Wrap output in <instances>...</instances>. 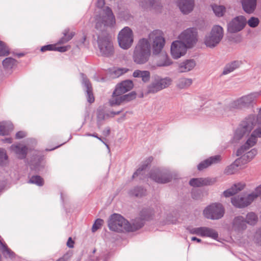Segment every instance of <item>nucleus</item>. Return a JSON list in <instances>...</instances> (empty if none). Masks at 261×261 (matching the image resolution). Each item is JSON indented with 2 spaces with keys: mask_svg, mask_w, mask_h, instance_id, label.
<instances>
[{
  "mask_svg": "<svg viewBox=\"0 0 261 261\" xmlns=\"http://www.w3.org/2000/svg\"><path fill=\"white\" fill-rule=\"evenodd\" d=\"M95 28L97 30H105L113 27L116 23L115 16L108 7H104L94 17Z\"/></svg>",
  "mask_w": 261,
  "mask_h": 261,
  "instance_id": "f257e3e1",
  "label": "nucleus"
},
{
  "mask_svg": "<svg viewBox=\"0 0 261 261\" xmlns=\"http://www.w3.org/2000/svg\"><path fill=\"white\" fill-rule=\"evenodd\" d=\"M150 55V45L148 39H140L134 51V61L138 64H144L148 61Z\"/></svg>",
  "mask_w": 261,
  "mask_h": 261,
  "instance_id": "f03ea898",
  "label": "nucleus"
},
{
  "mask_svg": "<svg viewBox=\"0 0 261 261\" xmlns=\"http://www.w3.org/2000/svg\"><path fill=\"white\" fill-rule=\"evenodd\" d=\"M108 226L111 230L123 232L132 230V227L128 222L118 214L112 215L109 221Z\"/></svg>",
  "mask_w": 261,
  "mask_h": 261,
  "instance_id": "7ed1b4c3",
  "label": "nucleus"
},
{
  "mask_svg": "<svg viewBox=\"0 0 261 261\" xmlns=\"http://www.w3.org/2000/svg\"><path fill=\"white\" fill-rule=\"evenodd\" d=\"M149 39L152 41V53L157 55L161 53L165 44V40L162 31L156 30L149 34Z\"/></svg>",
  "mask_w": 261,
  "mask_h": 261,
  "instance_id": "20e7f679",
  "label": "nucleus"
},
{
  "mask_svg": "<svg viewBox=\"0 0 261 261\" xmlns=\"http://www.w3.org/2000/svg\"><path fill=\"white\" fill-rule=\"evenodd\" d=\"M223 36V31L221 27L215 25L211 32L204 38V43L206 46L214 47L219 43Z\"/></svg>",
  "mask_w": 261,
  "mask_h": 261,
  "instance_id": "39448f33",
  "label": "nucleus"
},
{
  "mask_svg": "<svg viewBox=\"0 0 261 261\" xmlns=\"http://www.w3.org/2000/svg\"><path fill=\"white\" fill-rule=\"evenodd\" d=\"M118 42L121 48L127 49L130 48L134 42L132 30L127 27L122 29L118 35Z\"/></svg>",
  "mask_w": 261,
  "mask_h": 261,
  "instance_id": "423d86ee",
  "label": "nucleus"
},
{
  "mask_svg": "<svg viewBox=\"0 0 261 261\" xmlns=\"http://www.w3.org/2000/svg\"><path fill=\"white\" fill-rule=\"evenodd\" d=\"M198 33L196 29L189 28L178 36V39L183 42L188 48L192 47L198 41Z\"/></svg>",
  "mask_w": 261,
  "mask_h": 261,
  "instance_id": "0eeeda50",
  "label": "nucleus"
},
{
  "mask_svg": "<svg viewBox=\"0 0 261 261\" xmlns=\"http://www.w3.org/2000/svg\"><path fill=\"white\" fill-rule=\"evenodd\" d=\"M224 210L220 203H213L203 211L204 216L207 219H219L223 216Z\"/></svg>",
  "mask_w": 261,
  "mask_h": 261,
  "instance_id": "6e6552de",
  "label": "nucleus"
},
{
  "mask_svg": "<svg viewBox=\"0 0 261 261\" xmlns=\"http://www.w3.org/2000/svg\"><path fill=\"white\" fill-rule=\"evenodd\" d=\"M97 41L98 48L102 56L110 57L114 54L113 44L109 37H99Z\"/></svg>",
  "mask_w": 261,
  "mask_h": 261,
  "instance_id": "1a4fd4ad",
  "label": "nucleus"
},
{
  "mask_svg": "<svg viewBox=\"0 0 261 261\" xmlns=\"http://www.w3.org/2000/svg\"><path fill=\"white\" fill-rule=\"evenodd\" d=\"M257 138H261V127H257L251 134L245 144L241 147L237 152V155H241L245 151L254 146L257 141Z\"/></svg>",
  "mask_w": 261,
  "mask_h": 261,
  "instance_id": "9d476101",
  "label": "nucleus"
},
{
  "mask_svg": "<svg viewBox=\"0 0 261 261\" xmlns=\"http://www.w3.org/2000/svg\"><path fill=\"white\" fill-rule=\"evenodd\" d=\"M136 94L133 93H130L127 94L122 95L119 92H115V90L114 91L112 97L109 100V103L110 106H119L124 102L128 101L135 99Z\"/></svg>",
  "mask_w": 261,
  "mask_h": 261,
  "instance_id": "9b49d317",
  "label": "nucleus"
},
{
  "mask_svg": "<svg viewBox=\"0 0 261 261\" xmlns=\"http://www.w3.org/2000/svg\"><path fill=\"white\" fill-rule=\"evenodd\" d=\"M188 48L180 40H175L171 45V55L173 59H178L186 54Z\"/></svg>",
  "mask_w": 261,
  "mask_h": 261,
  "instance_id": "f8f14e48",
  "label": "nucleus"
},
{
  "mask_svg": "<svg viewBox=\"0 0 261 261\" xmlns=\"http://www.w3.org/2000/svg\"><path fill=\"white\" fill-rule=\"evenodd\" d=\"M253 195H240L231 198V203L235 207L243 208L250 205L254 201Z\"/></svg>",
  "mask_w": 261,
  "mask_h": 261,
  "instance_id": "ddd939ff",
  "label": "nucleus"
},
{
  "mask_svg": "<svg viewBox=\"0 0 261 261\" xmlns=\"http://www.w3.org/2000/svg\"><path fill=\"white\" fill-rule=\"evenodd\" d=\"M259 95V93H251L244 96L233 102L230 106L231 109H242L250 104Z\"/></svg>",
  "mask_w": 261,
  "mask_h": 261,
  "instance_id": "4468645a",
  "label": "nucleus"
},
{
  "mask_svg": "<svg viewBox=\"0 0 261 261\" xmlns=\"http://www.w3.org/2000/svg\"><path fill=\"white\" fill-rule=\"evenodd\" d=\"M247 20L243 16H237L228 24V31L230 33H236L242 30L245 26Z\"/></svg>",
  "mask_w": 261,
  "mask_h": 261,
  "instance_id": "2eb2a0df",
  "label": "nucleus"
},
{
  "mask_svg": "<svg viewBox=\"0 0 261 261\" xmlns=\"http://www.w3.org/2000/svg\"><path fill=\"white\" fill-rule=\"evenodd\" d=\"M189 232L191 234H197L202 237H210L214 239H217L218 237V234L215 230L206 227L192 228L189 229Z\"/></svg>",
  "mask_w": 261,
  "mask_h": 261,
  "instance_id": "dca6fc26",
  "label": "nucleus"
},
{
  "mask_svg": "<svg viewBox=\"0 0 261 261\" xmlns=\"http://www.w3.org/2000/svg\"><path fill=\"white\" fill-rule=\"evenodd\" d=\"M120 113V111L116 112L111 111L109 113H105V107L104 106L100 107L96 112L97 121L98 123H100L106 119L110 117H114L116 115L119 114Z\"/></svg>",
  "mask_w": 261,
  "mask_h": 261,
  "instance_id": "f3484780",
  "label": "nucleus"
},
{
  "mask_svg": "<svg viewBox=\"0 0 261 261\" xmlns=\"http://www.w3.org/2000/svg\"><path fill=\"white\" fill-rule=\"evenodd\" d=\"M150 178L158 183L165 184L171 181L172 176L169 174H161L159 172L154 171L151 173Z\"/></svg>",
  "mask_w": 261,
  "mask_h": 261,
  "instance_id": "a211bd4d",
  "label": "nucleus"
},
{
  "mask_svg": "<svg viewBox=\"0 0 261 261\" xmlns=\"http://www.w3.org/2000/svg\"><path fill=\"white\" fill-rule=\"evenodd\" d=\"M247 228L246 223L243 216L234 218L232 222V229L236 232H241Z\"/></svg>",
  "mask_w": 261,
  "mask_h": 261,
  "instance_id": "6ab92c4d",
  "label": "nucleus"
},
{
  "mask_svg": "<svg viewBox=\"0 0 261 261\" xmlns=\"http://www.w3.org/2000/svg\"><path fill=\"white\" fill-rule=\"evenodd\" d=\"M132 81L126 80L118 84L115 88V92L120 93L122 95L130 90L133 87Z\"/></svg>",
  "mask_w": 261,
  "mask_h": 261,
  "instance_id": "aec40b11",
  "label": "nucleus"
},
{
  "mask_svg": "<svg viewBox=\"0 0 261 261\" xmlns=\"http://www.w3.org/2000/svg\"><path fill=\"white\" fill-rule=\"evenodd\" d=\"M178 5L181 11L184 14H187L193 9L194 0H178Z\"/></svg>",
  "mask_w": 261,
  "mask_h": 261,
  "instance_id": "412c9836",
  "label": "nucleus"
},
{
  "mask_svg": "<svg viewBox=\"0 0 261 261\" xmlns=\"http://www.w3.org/2000/svg\"><path fill=\"white\" fill-rule=\"evenodd\" d=\"M220 160L221 156L219 155L210 157V158L201 162L198 166V169L199 170H202L213 164L218 163Z\"/></svg>",
  "mask_w": 261,
  "mask_h": 261,
  "instance_id": "4be33fe9",
  "label": "nucleus"
},
{
  "mask_svg": "<svg viewBox=\"0 0 261 261\" xmlns=\"http://www.w3.org/2000/svg\"><path fill=\"white\" fill-rule=\"evenodd\" d=\"M245 186V184L242 183L234 184L230 189L225 191L223 192V194L226 197H230L242 190L244 188Z\"/></svg>",
  "mask_w": 261,
  "mask_h": 261,
  "instance_id": "5701e85b",
  "label": "nucleus"
},
{
  "mask_svg": "<svg viewBox=\"0 0 261 261\" xmlns=\"http://www.w3.org/2000/svg\"><path fill=\"white\" fill-rule=\"evenodd\" d=\"M11 149L17 155L18 158H24L27 155L28 148L21 145H13Z\"/></svg>",
  "mask_w": 261,
  "mask_h": 261,
  "instance_id": "b1692460",
  "label": "nucleus"
},
{
  "mask_svg": "<svg viewBox=\"0 0 261 261\" xmlns=\"http://www.w3.org/2000/svg\"><path fill=\"white\" fill-rule=\"evenodd\" d=\"M196 63L193 60H187L179 64L178 69L181 72H186L193 69Z\"/></svg>",
  "mask_w": 261,
  "mask_h": 261,
  "instance_id": "393cba45",
  "label": "nucleus"
},
{
  "mask_svg": "<svg viewBox=\"0 0 261 261\" xmlns=\"http://www.w3.org/2000/svg\"><path fill=\"white\" fill-rule=\"evenodd\" d=\"M242 4L244 10L247 13H252L256 6V0H243Z\"/></svg>",
  "mask_w": 261,
  "mask_h": 261,
  "instance_id": "a878e982",
  "label": "nucleus"
},
{
  "mask_svg": "<svg viewBox=\"0 0 261 261\" xmlns=\"http://www.w3.org/2000/svg\"><path fill=\"white\" fill-rule=\"evenodd\" d=\"M0 250L4 256L7 258L13 259L15 257V254L6 245L0 240Z\"/></svg>",
  "mask_w": 261,
  "mask_h": 261,
  "instance_id": "bb28decb",
  "label": "nucleus"
},
{
  "mask_svg": "<svg viewBox=\"0 0 261 261\" xmlns=\"http://www.w3.org/2000/svg\"><path fill=\"white\" fill-rule=\"evenodd\" d=\"M13 125L10 121L0 122V135H8L13 129Z\"/></svg>",
  "mask_w": 261,
  "mask_h": 261,
  "instance_id": "cd10ccee",
  "label": "nucleus"
},
{
  "mask_svg": "<svg viewBox=\"0 0 261 261\" xmlns=\"http://www.w3.org/2000/svg\"><path fill=\"white\" fill-rule=\"evenodd\" d=\"M70 48V46H57V44H49L43 46L41 48V51H45L46 50H56L60 52H65Z\"/></svg>",
  "mask_w": 261,
  "mask_h": 261,
  "instance_id": "c85d7f7f",
  "label": "nucleus"
},
{
  "mask_svg": "<svg viewBox=\"0 0 261 261\" xmlns=\"http://www.w3.org/2000/svg\"><path fill=\"white\" fill-rule=\"evenodd\" d=\"M190 185L193 187H200L210 184V181L207 178H193L189 182Z\"/></svg>",
  "mask_w": 261,
  "mask_h": 261,
  "instance_id": "c756f323",
  "label": "nucleus"
},
{
  "mask_svg": "<svg viewBox=\"0 0 261 261\" xmlns=\"http://www.w3.org/2000/svg\"><path fill=\"white\" fill-rule=\"evenodd\" d=\"M135 77H141L144 82H148L150 79V72L148 71L136 70L133 73Z\"/></svg>",
  "mask_w": 261,
  "mask_h": 261,
  "instance_id": "7c9ffc66",
  "label": "nucleus"
},
{
  "mask_svg": "<svg viewBox=\"0 0 261 261\" xmlns=\"http://www.w3.org/2000/svg\"><path fill=\"white\" fill-rule=\"evenodd\" d=\"M172 61L169 59L166 53H162L159 56V59L157 63L159 66H167L171 64Z\"/></svg>",
  "mask_w": 261,
  "mask_h": 261,
  "instance_id": "2f4dec72",
  "label": "nucleus"
},
{
  "mask_svg": "<svg viewBox=\"0 0 261 261\" xmlns=\"http://www.w3.org/2000/svg\"><path fill=\"white\" fill-rule=\"evenodd\" d=\"M74 34L72 32H70L69 30H66L64 32V36L62 37L58 42V44H64L70 40H71L73 37Z\"/></svg>",
  "mask_w": 261,
  "mask_h": 261,
  "instance_id": "473e14b6",
  "label": "nucleus"
},
{
  "mask_svg": "<svg viewBox=\"0 0 261 261\" xmlns=\"http://www.w3.org/2000/svg\"><path fill=\"white\" fill-rule=\"evenodd\" d=\"M245 220L246 223L253 225L257 223L258 221V218L255 213L250 212L247 214L246 215V220Z\"/></svg>",
  "mask_w": 261,
  "mask_h": 261,
  "instance_id": "72a5a7b5",
  "label": "nucleus"
},
{
  "mask_svg": "<svg viewBox=\"0 0 261 261\" xmlns=\"http://www.w3.org/2000/svg\"><path fill=\"white\" fill-rule=\"evenodd\" d=\"M240 65L239 62H233L230 64L227 65L224 69L223 74H227L233 71Z\"/></svg>",
  "mask_w": 261,
  "mask_h": 261,
  "instance_id": "f704fd0d",
  "label": "nucleus"
},
{
  "mask_svg": "<svg viewBox=\"0 0 261 261\" xmlns=\"http://www.w3.org/2000/svg\"><path fill=\"white\" fill-rule=\"evenodd\" d=\"M192 83V81L190 79L181 78L177 83V86L180 89L186 88L190 86Z\"/></svg>",
  "mask_w": 261,
  "mask_h": 261,
  "instance_id": "c9c22d12",
  "label": "nucleus"
},
{
  "mask_svg": "<svg viewBox=\"0 0 261 261\" xmlns=\"http://www.w3.org/2000/svg\"><path fill=\"white\" fill-rule=\"evenodd\" d=\"M16 64V61L12 58H7L3 61V65L6 69H11Z\"/></svg>",
  "mask_w": 261,
  "mask_h": 261,
  "instance_id": "e433bc0d",
  "label": "nucleus"
},
{
  "mask_svg": "<svg viewBox=\"0 0 261 261\" xmlns=\"http://www.w3.org/2000/svg\"><path fill=\"white\" fill-rule=\"evenodd\" d=\"M212 9L215 15L217 16H222L225 12V8L224 6L217 5H212Z\"/></svg>",
  "mask_w": 261,
  "mask_h": 261,
  "instance_id": "4c0bfd02",
  "label": "nucleus"
},
{
  "mask_svg": "<svg viewBox=\"0 0 261 261\" xmlns=\"http://www.w3.org/2000/svg\"><path fill=\"white\" fill-rule=\"evenodd\" d=\"M157 82L160 87V88L162 90L168 87L171 84L172 81L170 78L166 77L161 79Z\"/></svg>",
  "mask_w": 261,
  "mask_h": 261,
  "instance_id": "58836bf2",
  "label": "nucleus"
},
{
  "mask_svg": "<svg viewBox=\"0 0 261 261\" xmlns=\"http://www.w3.org/2000/svg\"><path fill=\"white\" fill-rule=\"evenodd\" d=\"M154 0H144L140 3V5L143 9H147L154 7Z\"/></svg>",
  "mask_w": 261,
  "mask_h": 261,
  "instance_id": "ea45409f",
  "label": "nucleus"
},
{
  "mask_svg": "<svg viewBox=\"0 0 261 261\" xmlns=\"http://www.w3.org/2000/svg\"><path fill=\"white\" fill-rule=\"evenodd\" d=\"M153 158L152 157H149L148 159H147V160L145 161L146 163L143 164L142 166V167L139 168L135 173H134L133 175V177H135L137 176L138 174H140L141 172L143 171L144 169H145L147 166L151 163V162L152 161Z\"/></svg>",
  "mask_w": 261,
  "mask_h": 261,
  "instance_id": "a19ab883",
  "label": "nucleus"
},
{
  "mask_svg": "<svg viewBox=\"0 0 261 261\" xmlns=\"http://www.w3.org/2000/svg\"><path fill=\"white\" fill-rule=\"evenodd\" d=\"M29 182L32 184H35L38 186H41L43 185L44 181L42 178L40 176H33L30 179Z\"/></svg>",
  "mask_w": 261,
  "mask_h": 261,
  "instance_id": "79ce46f5",
  "label": "nucleus"
},
{
  "mask_svg": "<svg viewBox=\"0 0 261 261\" xmlns=\"http://www.w3.org/2000/svg\"><path fill=\"white\" fill-rule=\"evenodd\" d=\"M160 87L159 86L157 82L153 83L148 87V92L152 93L157 92L158 91L161 90Z\"/></svg>",
  "mask_w": 261,
  "mask_h": 261,
  "instance_id": "37998d69",
  "label": "nucleus"
},
{
  "mask_svg": "<svg viewBox=\"0 0 261 261\" xmlns=\"http://www.w3.org/2000/svg\"><path fill=\"white\" fill-rule=\"evenodd\" d=\"M9 54L8 47L2 41H0V56H6Z\"/></svg>",
  "mask_w": 261,
  "mask_h": 261,
  "instance_id": "c03bdc74",
  "label": "nucleus"
},
{
  "mask_svg": "<svg viewBox=\"0 0 261 261\" xmlns=\"http://www.w3.org/2000/svg\"><path fill=\"white\" fill-rule=\"evenodd\" d=\"M253 240L256 244L261 246V227L256 230Z\"/></svg>",
  "mask_w": 261,
  "mask_h": 261,
  "instance_id": "a18cd8bd",
  "label": "nucleus"
},
{
  "mask_svg": "<svg viewBox=\"0 0 261 261\" xmlns=\"http://www.w3.org/2000/svg\"><path fill=\"white\" fill-rule=\"evenodd\" d=\"M8 156L5 150L0 149V165L7 163Z\"/></svg>",
  "mask_w": 261,
  "mask_h": 261,
  "instance_id": "49530a36",
  "label": "nucleus"
},
{
  "mask_svg": "<svg viewBox=\"0 0 261 261\" xmlns=\"http://www.w3.org/2000/svg\"><path fill=\"white\" fill-rule=\"evenodd\" d=\"M257 153V151L255 149H251L250 151H248L246 153L245 155H244V158H247L248 161L251 160Z\"/></svg>",
  "mask_w": 261,
  "mask_h": 261,
  "instance_id": "de8ad7c7",
  "label": "nucleus"
},
{
  "mask_svg": "<svg viewBox=\"0 0 261 261\" xmlns=\"http://www.w3.org/2000/svg\"><path fill=\"white\" fill-rule=\"evenodd\" d=\"M103 223V221L102 219H97L94 224L93 225L92 230L93 232L96 231L97 229L100 228Z\"/></svg>",
  "mask_w": 261,
  "mask_h": 261,
  "instance_id": "09e8293b",
  "label": "nucleus"
},
{
  "mask_svg": "<svg viewBox=\"0 0 261 261\" xmlns=\"http://www.w3.org/2000/svg\"><path fill=\"white\" fill-rule=\"evenodd\" d=\"M145 193V191L143 189L141 188H137L136 189H134L133 191H132V194L135 196L136 197H141L143 196Z\"/></svg>",
  "mask_w": 261,
  "mask_h": 261,
  "instance_id": "8fccbe9b",
  "label": "nucleus"
},
{
  "mask_svg": "<svg viewBox=\"0 0 261 261\" xmlns=\"http://www.w3.org/2000/svg\"><path fill=\"white\" fill-rule=\"evenodd\" d=\"M87 96L88 101L92 103L94 101V97L92 93L91 87H88L87 90Z\"/></svg>",
  "mask_w": 261,
  "mask_h": 261,
  "instance_id": "3c124183",
  "label": "nucleus"
},
{
  "mask_svg": "<svg viewBox=\"0 0 261 261\" xmlns=\"http://www.w3.org/2000/svg\"><path fill=\"white\" fill-rule=\"evenodd\" d=\"M259 20L257 18L252 17L248 21V25L252 28H255L258 25Z\"/></svg>",
  "mask_w": 261,
  "mask_h": 261,
  "instance_id": "603ef678",
  "label": "nucleus"
},
{
  "mask_svg": "<svg viewBox=\"0 0 261 261\" xmlns=\"http://www.w3.org/2000/svg\"><path fill=\"white\" fill-rule=\"evenodd\" d=\"M127 71V69L125 68H117L115 69L113 73L115 77H119L123 74L126 73Z\"/></svg>",
  "mask_w": 261,
  "mask_h": 261,
  "instance_id": "864d4df0",
  "label": "nucleus"
},
{
  "mask_svg": "<svg viewBox=\"0 0 261 261\" xmlns=\"http://www.w3.org/2000/svg\"><path fill=\"white\" fill-rule=\"evenodd\" d=\"M250 195H253L254 196V200L259 196L261 195V185L257 187L254 191H253L252 193L250 194Z\"/></svg>",
  "mask_w": 261,
  "mask_h": 261,
  "instance_id": "5fc2aeb1",
  "label": "nucleus"
},
{
  "mask_svg": "<svg viewBox=\"0 0 261 261\" xmlns=\"http://www.w3.org/2000/svg\"><path fill=\"white\" fill-rule=\"evenodd\" d=\"M26 136V133L23 131H19L16 134V139H22Z\"/></svg>",
  "mask_w": 261,
  "mask_h": 261,
  "instance_id": "6e6d98bb",
  "label": "nucleus"
},
{
  "mask_svg": "<svg viewBox=\"0 0 261 261\" xmlns=\"http://www.w3.org/2000/svg\"><path fill=\"white\" fill-rule=\"evenodd\" d=\"M74 242L72 240L71 237L68 238L67 242V246L70 248H72L74 247Z\"/></svg>",
  "mask_w": 261,
  "mask_h": 261,
  "instance_id": "4d7b16f0",
  "label": "nucleus"
},
{
  "mask_svg": "<svg viewBox=\"0 0 261 261\" xmlns=\"http://www.w3.org/2000/svg\"><path fill=\"white\" fill-rule=\"evenodd\" d=\"M141 216L142 217V219H148L150 217V216H149V212L148 211H144V212H141Z\"/></svg>",
  "mask_w": 261,
  "mask_h": 261,
  "instance_id": "13d9d810",
  "label": "nucleus"
},
{
  "mask_svg": "<svg viewBox=\"0 0 261 261\" xmlns=\"http://www.w3.org/2000/svg\"><path fill=\"white\" fill-rule=\"evenodd\" d=\"M105 0H98L97 2L96 6L97 7L102 8L105 6Z\"/></svg>",
  "mask_w": 261,
  "mask_h": 261,
  "instance_id": "bf43d9fd",
  "label": "nucleus"
},
{
  "mask_svg": "<svg viewBox=\"0 0 261 261\" xmlns=\"http://www.w3.org/2000/svg\"><path fill=\"white\" fill-rule=\"evenodd\" d=\"M191 240L193 241H197L198 243H200L201 242V240L196 237H193L191 238Z\"/></svg>",
  "mask_w": 261,
  "mask_h": 261,
  "instance_id": "052dcab7",
  "label": "nucleus"
},
{
  "mask_svg": "<svg viewBox=\"0 0 261 261\" xmlns=\"http://www.w3.org/2000/svg\"><path fill=\"white\" fill-rule=\"evenodd\" d=\"M5 141L6 142H7V143H12V139L11 138H8V139H6Z\"/></svg>",
  "mask_w": 261,
  "mask_h": 261,
  "instance_id": "680f3d73",
  "label": "nucleus"
},
{
  "mask_svg": "<svg viewBox=\"0 0 261 261\" xmlns=\"http://www.w3.org/2000/svg\"><path fill=\"white\" fill-rule=\"evenodd\" d=\"M91 136L95 137V138H97V139H98L101 140V139L100 138L98 137V136L97 135V134H96V133L92 134L91 135Z\"/></svg>",
  "mask_w": 261,
  "mask_h": 261,
  "instance_id": "e2e57ef3",
  "label": "nucleus"
},
{
  "mask_svg": "<svg viewBox=\"0 0 261 261\" xmlns=\"http://www.w3.org/2000/svg\"><path fill=\"white\" fill-rule=\"evenodd\" d=\"M57 261H66L64 258L61 257L58 259Z\"/></svg>",
  "mask_w": 261,
  "mask_h": 261,
  "instance_id": "0e129e2a",
  "label": "nucleus"
},
{
  "mask_svg": "<svg viewBox=\"0 0 261 261\" xmlns=\"http://www.w3.org/2000/svg\"><path fill=\"white\" fill-rule=\"evenodd\" d=\"M241 160V159H239L237 160L236 161V163H237V162H239Z\"/></svg>",
  "mask_w": 261,
  "mask_h": 261,
  "instance_id": "69168bd1",
  "label": "nucleus"
},
{
  "mask_svg": "<svg viewBox=\"0 0 261 261\" xmlns=\"http://www.w3.org/2000/svg\"><path fill=\"white\" fill-rule=\"evenodd\" d=\"M91 135H91V134H86V136H91Z\"/></svg>",
  "mask_w": 261,
  "mask_h": 261,
  "instance_id": "338daca9",
  "label": "nucleus"
}]
</instances>
